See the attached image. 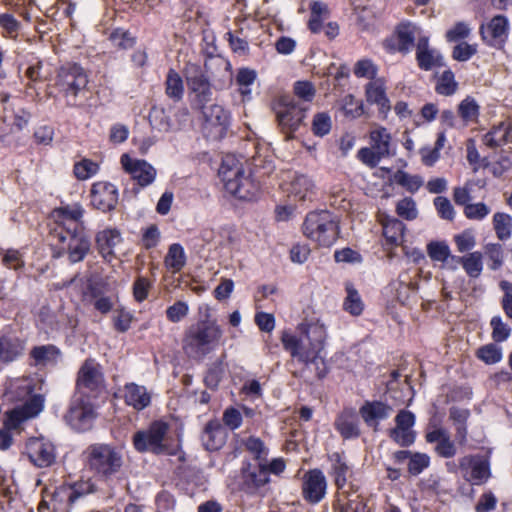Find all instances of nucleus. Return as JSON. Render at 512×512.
I'll list each match as a JSON object with an SVG mask.
<instances>
[{"mask_svg": "<svg viewBox=\"0 0 512 512\" xmlns=\"http://www.w3.org/2000/svg\"><path fill=\"white\" fill-rule=\"evenodd\" d=\"M243 446L258 463H267L269 450L259 437L249 436L247 439L243 440Z\"/></svg>", "mask_w": 512, "mask_h": 512, "instance_id": "43", "label": "nucleus"}, {"mask_svg": "<svg viewBox=\"0 0 512 512\" xmlns=\"http://www.w3.org/2000/svg\"><path fill=\"white\" fill-rule=\"evenodd\" d=\"M462 477L471 485H483L491 477L490 461L481 454L466 455L459 459Z\"/></svg>", "mask_w": 512, "mask_h": 512, "instance_id": "14", "label": "nucleus"}, {"mask_svg": "<svg viewBox=\"0 0 512 512\" xmlns=\"http://www.w3.org/2000/svg\"><path fill=\"white\" fill-rule=\"evenodd\" d=\"M44 407L42 395H33L22 405L6 412L4 427L0 429V450H7L13 443L11 430L18 429L22 423L37 416Z\"/></svg>", "mask_w": 512, "mask_h": 512, "instance_id": "6", "label": "nucleus"}, {"mask_svg": "<svg viewBox=\"0 0 512 512\" xmlns=\"http://www.w3.org/2000/svg\"><path fill=\"white\" fill-rule=\"evenodd\" d=\"M164 264L172 273H178L183 269L186 264V255L180 244L174 243L169 246Z\"/></svg>", "mask_w": 512, "mask_h": 512, "instance_id": "39", "label": "nucleus"}, {"mask_svg": "<svg viewBox=\"0 0 512 512\" xmlns=\"http://www.w3.org/2000/svg\"><path fill=\"white\" fill-rule=\"evenodd\" d=\"M477 357L486 364H495L502 359V349L496 344L490 343L477 350Z\"/></svg>", "mask_w": 512, "mask_h": 512, "instance_id": "55", "label": "nucleus"}, {"mask_svg": "<svg viewBox=\"0 0 512 512\" xmlns=\"http://www.w3.org/2000/svg\"><path fill=\"white\" fill-rule=\"evenodd\" d=\"M493 225L495 232L497 234V237L500 240H506L511 235V217L508 214L505 213H496L493 217Z\"/></svg>", "mask_w": 512, "mask_h": 512, "instance_id": "52", "label": "nucleus"}, {"mask_svg": "<svg viewBox=\"0 0 512 512\" xmlns=\"http://www.w3.org/2000/svg\"><path fill=\"white\" fill-rule=\"evenodd\" d=\"M96 242L102 254H111L112 249L120 242V233L117 230H104L97 234Z\"/></svg>", "mask_w": 512, "mask_h": 512, "instance_id": "44", "label": "nucleus"}, {"mask_svg": "<svg viewBox=\"0 0 512 512\" xmlns=\"http://www.w3.org/2000/svg\"><path fill=\"white\" fill-rule=\"evenodd\" d=\"M430 464V457L425 453H413L408 462V471L410 474L419 475Z\"/></svg>", "mask_w": 512, "mask_h": 512, "instance_id": "62", "label": "nucleus"}, {"mask_svg": "<svg viewBox=\"0 0 512 512\" xmlns=\"http://www.w3.org/2000/svg\"><path fill=\"white\" fill-rule=\"evenodd\" d=\"M353 72L358 78L374 79L377 76L378 68L370 59H361L354 65Z\"/></svg>", "mask_w": 512, "mask_h": 512, "instance_id": "58", "label": "nucleus"}, {"mask_svg": "<svg viewBox=\"0 0 512 512\" xmlns=\"http://www.w3.org/2000/svg\"><path fill=\"white\" fill-rule=\"evenodd\" d=\"M273 110L281 132L290 140L303 124L309 106L297 103L290 95H281L275 101Z\"/></svg>", "mask_w": 512, "mask_h": 512, "instance_id": "7", "label": "nucleus"}, {"mask_svg": "<svg viewBox=\"0 0 512 512\" xmlns=\"http://www.w3.org/2000/svg\"><path fill=\"white\" fill-rule=\"evenodd\" d=\"M347 296L343 302V309L353 316H359L364 309L360 294L352 283H346Z\"/></svg>", "mask_w": 512, "mask_h": 512, "instance_id": "42", "label": "nucleus"}, {"mask_svg": "<svg viewBox=\"0 0 512 512\" xmlns=\"http://www.w3.org/2000/svg\"><path fill=\"white\" fill-rule=\"evenodd\" d=\"M61 244L59 249L62 253L67 254L68 260L71 263H78L84 260L90 251L91 243L89 237L86 235L85 230L67 231L52 233Z\"/></svg>", "mask_w": 512, "mask_h": 512, "instance_id": "12", "label": "nucleus"}, {"mask_svg": "<svg viewBox=\"0 0 512 512\" xmlns=\"http://www.w3.org/2000/svg\"><path fill=\"white\" fill-rule=\"evenodd\" d=\"M60 357V349L53 344L35 346L30 351V358L33 360L34 366H54Z\"/></svg>", "mask_w": 512, "mask_h": 512, "instance_id": "27", "label": "nucleus"}, {"mask_svg": "<svg viewBox=\"0 0 512 512\" xmlns=\"http://www.w3.org/2000/svg\"><path fill=\"white\" fill-rule=\"evenodd\" d=\"M84 212L85 210L79 203L54 209L53 217L55 218L56 227L52 233L84 230L82 221Z\"/></svg>", "mask_w": 512, "mask_h": 512, "instance_id": "18", "label": "nucleus"}, {"mask_svg": "<svg viewBox=\"0 0 512 512\" xmlns=\"http://www.w3.org/2000/svg\"><path fill=\"white\" fill-rule=\"evenodd\" d=\"M428 256L433 261L447 263L448 266L452 268L453 263L451 262V258L454 255H451L449 246L444 242H431L427 246Z\"/></svg>", "mask_w": 512, "mask_h": 512, "instance_id": "46", "label": "nucleus"}, {"mask_svg": "<svg viewBox=\"0 0 512 512\" xmlns=\"http://www.w3.org/2000/svg\"><path fill=\"white\" fill-rule=\"evenodd\" d=\"M95 491V485L91 483L90 481H81L74 483L69 489H68V503L70 505L74 504L79 498L93 493Z\"/></svg>", "mask_w": 512, "mask_h": 512, "instance_id": "54", "label": "nucleus"}, {"mask_svg": "<svg viewBox=\"0 0 512 512\" xmlns=\"http://www.w3.org/2000/svg\"><path fill=\"white\" fill-rule=\"evenodd\" d=\"M151 126L160 132H170L180 129V125L173 122L167 111L162 107H152L148 116Z\"/></svg>", "mask_w": 512, "mask_h": 512, "instance_id": "36", "label": "nucleus"}, {"mask_svg": "<svg viewBox=\"0 0 512 512\" xmlns=\"http://www.w3.org/2000/svg\"><path fill=\"white\" fill-rule=\"evenodd\" d=\"M334 427L345 440L360 436V421L353 408L343 409L335 418Z\"/></svg>", "mask_w": 512, "mask_h": 512, "instance_id": "23", "label": "nucleus"}, {"mask_svg": "<svg viewBox=\"0 0 512 512\" xmlns=\"http://www.w3.org/2000/svg\"><path fill=\"white\" fill-rule=\"evenodd\" d=\"M329 459L331 461L330 475L333 477L338 492H342L348 477L352 474L351 467L337 452L330 455Z\"/></svg>", "mask_w": 512, "mask_h": 512, "instance_id": "31", "label": "nucleus"}, {"mask_svg": "<svg viewBox=\"0 0 512 512\" xmlns=\"http://www.w3.org/2000/svg\"><path fill=\"white\" fill-rule=\"evenodd\" d=\"M218 174L226 191L236 198L250 201L257 196L259 185L251 178L250 173H245L242 164L234 156L227 155L223 158Z\"/></svg>", "mask_w": 512, "mask_h": 512, "instance_id": "2", "label": "nucleus"}, {"mask_svg": "<svg viewBox=\"0 0 512 512\" xmlns=\"http://www.w3.org/2000/svg\"><path fill=\"white\" fill-rule=\"evenodd\" d=\"M370 146L373 147L378 154L383 155L385 158L392 155V136L387 128L383 126H374L370 133Z\"/></svg>", "mask_w": 512, "mask_h": 512, "instance_id": "30", "label": "nucleus"}, {"mask_svg": "<svg viewBox=\"0 0 512 512\" xmlns=\"http://www.w3.org/2000/svg\"><path fill=\"white\" fill-rule=\"evenodd\" d=\"M88 296L93 299V305L100 313L107 314L112 310L113 303L111 298L101 295L100 290L95 285H88Z\"/></svg>", "mask_w": 512, "mask_h": 512, "instance_id": "50", "label": "nucleus"}, {"mask_svg": "<svg viewBox=\"0 0 512 512\" xmlns=\"http://www.w3.org/2000/svg\"><path fill=\"white\" fill-rule=\"evenodd\" d=\"M457 82L452 71H444L436 85V92L440 95L450 96L457 90Z\"/></svg>", "mask_w": 512, "mask_h": 512, "instance_id": "56", "label": "nucleus"}, {"mask_svg": "<svg viewBox=\"0 0 512 512\" xmlns=\"http://www.w3.org/2000/svg\"><path fill=\"white\" fill-rule=\"evenodd\" d=\"M303 233L320 246L330 247L339 234L336 216L326 210L308 213L303 223Z\"/></svg>", "mask_w": 512, "mask_h": 512, "instance_id": "5", "label": "nucleus"}, {"mask_svg": "<svg viewBox=\"0 0 512 512\" xmlns=\"http://www.w3.org/2000/svg\"><path fill=\"white\" fill-rule=\"evenodd\" d=\"M451 262L453 263V269H455L458 264H461L467 275L471 278H478L483 270L482 254L479 251L468 253L462 257L453 256Z\"/></svg>", "mask_w": 512, "mask_h": 512, "instance_id": "32", "label": "nucleus"}, {"mask_svg": "<svg viewBox=\"0 0 512 512\" xmlns=\"http://www.w3.org/2000/svg\"><path fill=\"white\" fill-rule=\"evenodd\" d=\"M22 454L27 456L28 460L38 468L49 467L56 460L55 446L44 437L29 438Z\"/></svg>", "mask_w": 512, "mask_h": 512, "instance_id": "15", "label": "nucleus"}, {"mask_svg": "<svg viewBox=\"0 0 512 512\" xmlns=\"http://www.w3.org/2000/svg\"><path fill=\"white\" fill-rule=\"evenodd\" d=\"M189 313V306L184 301H176L166 309V317L172 323H178Z\"/></svg>", "mask_w": 512, "mask_h": 512, "instance_id": "61", "label": "nucleus"}, {"mask_svg": "<svg viewBox=\"0 0 512 512\" xmlns=\"http://www.w3.org/2000/svg\"><path fill=\"white\" fill-rule=\"evenodd\" d=\"M91 205L101 211H113L119 200V193L117 187L105 181L95 182L90 190Z\"/></svg>", "mask_w": 512, "mask_h": 512, "instance_id": "19", "label": "nucleus"}, {"mask_svg": "<svg viewBox=\"0 0 512 512\" xmlns=\"http://www.w3.org/2000/svg\"><path fill=\"white\" fill-rule=\"evenodd\" d=\"M87 84V74L78 64H66L58 70L56 86L69 106H76L77 98L86 89Z\"/></svg>", "mask_w": 512, "mask_h": 512, "instance_id": "8", "label": "nucleus"}, {"mask_svg": "<svg viewBox=\"0 0 512 512\" xmlns=\"http://www.w3.org/2000/svg\"><path fill=\"white\" fill-rule=\"evenodd\" d=\"M124 392L126 404L132 406L136 410H143L151 402V397L144 386L129 383L125 385Z\"/></svg>", "mask_w": 512, "mask_h": 512, "instance_id": "33", "label": "nucleus"}, {"mask_svg": "<svg viewBox=\"0 0 512 512\" xmlns=\"http://www.w3.org/2000/svg\"><path fill=\"white\" fill-rule=\"evenodd\" d=\"M92 401L91 399L73 396L65 419L74 430L84 432L92 427L96 418L95 405Z\"/></svg>", "mask_w": 512, "mask_h": 512, "instance_id": "13", "label": "nucleus"}, {"mask_svg": "<svg viewBox=\"0 0 512 512\" xmlns=\"http://www.w3.org/2000/svg\"><path fill=\"white\" fill-rule=\"evenodd\" d=\"M508 135V127L504 123H501L484 135L483 142L490 148H497L507 142Z\"/></svg>", "mask_w": 512, "mask_h": 512, "instance_id": "45", "label": "nucleus"}, {"mask_svg": "<svg viewBox=\"0 0 512 512\" xmlns=\"http://www.w3.org/2000/svg\"><path fill=\"white\" fill-rule=\"evenodd\" d=\"M389 437L401 447L411 446L416 439L413 428L395 426L388 432Z\"/></svg>", "mask_w": 512, "mask_h": 512, "instance_id": "49", "label": "nucleus"}, {"mask_svg": "<svg viewBox=\"0 0 512 512\" xmlns=\"http://www.w3.org/2000/svg\"><path fill=\"white\" fill-rule=\"evenodd\" d=\"M186 80L190 90L194 93L196 108L208 104L212 100L213 92L208 77L201 67L190 64L186 67Z\"/></svg>", "mask_w": 512, "mask_h": 512, "instance_id": "16", "label": "nucleus"}, {"mask_svg": "<svg viewBox=\"0 0 512 512\" xmlns=\"http://www.w3.org/2000/svg\"><path fill=\"white\" fill-rule=\"evenodd\" d=\"M227 437L228 433L225 427L214 419L205 425L201 434V441L206 450L217 451L225 445Z\"/></svg>", "mask_w": 512, "mask_h": 512, "instance_id": "24", "label": "nucleus"}, {"mask_svg": "<svg viewBox=\"0 0 512 512\" xmlns=\"http://www.w3.org/2000/svg\"><path fill=\"white\" fill-rule=\"evenodd\" d=\"M24 347L16 339L0 337V362L9 363L16 360L22 353Z\"/></svg>", "mask_w": 512, "mask_h": 512, "instance_id": "40", "label": "nucleus"}, {"mask_svg": "<svg viewBox=\"0 0 512 512\" xmlns=\"http://www.w3.org/2000/svg\"><path fill=\"white\" fill-rule=\"evenodd\" d=\"M416 60L420 69L429 71L436 66H442V55L429 45V38L422 36L418 38L416 45Z\"/></svg>", "mask_w": 512, "mask_h": 512, "instance_id": "25", "label": "nucleus"}, {"mask_svg": "<svg viewBox=\"0 0 512 512\" xmlns=\"http://www.w3.org/2000/svg\"><path fill=\"white\" fill-rule=\"evenodd\" d=\"M98 170L99 165L96 162L86 158L76 162L73 167V173L75 177L81 181L91 178L97 174Z\"/></svg>", "mask_w": 512, "mask_h": 512, "instance_id": "51", "label": "nucleus"}, {"mask_svg": "<svg viewBox=\"0 0 512 512\" xmlns=\"http://www.w3.org/2000/svg\"><path fill=\"white\" fill-rule=\"evenodd\" d=\"M84 456L87 468L104 480L119 473L123 466L121 450L111 444H91L85 449Z\"/></svg>", "mask_w": 512, "mask_h": 512, "instance_id": "3", "label": "nucleus"}, {"mask_svg": "<svg viewBox=\"0 0 512 512\" xmlns=\"http://www.w3.org/2000/svg\"><path fill=\"white\" fill-rule=\"evenodd\" d=\"M492 338L495 342L505 341L511 334V328L502 321L500 316L491 319Z\"/></svg>", "mask_w": 512, "mask_h": 512, "instance_id": "60", "label": "nucleus"}, {"mask_svg": "<svg viewBox=\"0 0 512 512\" xmlns=\"http://www.w3.org/2000/svg\"><path fill=\"white\" fill-rule=\"evenodd\" d=\"M458 114L465 122L474 121L479 115V106L473 98L467 97L459 104Z\"/></svg>", "mask_w": 512, "mask_h": 512, "instance_id": "57", "label": "nucleus"}, {"mask_svg": "<svg viewBox=\"0 0 512 512\" xmlns=\"http://www.w3.org/2000/svg\"><path fill=\"white\" fill-rule=\"evenodd\" d=\"M418 34L419 27L416 24L410 21H403L399 23L395 28L398 52L403 54L408 53L413 47Z\"/></svg>", "mask_w": 512, "mask_h": 512, "instance_id": "26", "label": "nucleus"}, {"mask_svg": "<svg viewBox=\"0 0 512 512\" xmlns=\"http://www.w3.org/2000/svg\"><path fill=\"white\" fill-rule=\"evenodd\" d=\"M396 212L406 220H414L418 215L416 202L411 197H405L397 203Z\"/></svg>", "mask_w": 512, "mask_h": 512, "instance_id": "59", "label": "nucleus"}, {"mask_svg": "<svg viewBox=\"0 0 512 512\" xmlns=\"http://www.w3.org/2000/svg\"><path fill=\"white\" fill-rule=\"evenodd\" d=\"M334 508L336 512H369L360 495L346 491L338 492Z\"/></svg>", "mask_w": 512, "mask_h": 512, "instance_id": "29", "label": "nucleus"}, {"mask_svg": "<svg viewBox=\"0 0 512 512\" xmlns=\"http://www.w3.org/2000/svg\"><path fill=\"white\" fill-rule=\"evenodd\" d=\"M484 250L488 259L492 261L490 269L498 270L504 259L502 246L498 243H489L484 247Z\"/></svg>", "mask_w": 512, "mask_h": 512, "instance_id": "63", "label": "nucleus"}, {"mask_svg": "<svg viewBox=\"0 0 512 512\" xmlns=\"http://www.w3.org/2000/svg\"><path fill=\"white\" fill-rule=\"evenodd\" d=\"M331 117L326 112L316 113L312 120L311 130L315 136L323 137L331 131Z\"/></svg>", "mask_w": 512, "mask_h": 512, "instance_id": "53", "label": "nucleus"}, {"mask_svg": "<svg viewBox=\"0 0 512 512\" xmlns=\"http://www.w3.org/2000/svg\"><path fill=\"white\" fill-rule=\"evenodd\" d=\"M509 22L503 15L494 16L486 25L480 26L482 40L489 46L503 45L508 37Z\"/></svg>", "mask_w": 512, "mask_h": 512, "instance_id": "21", "label": "nucleus"}, {"mask_svg": "<svg viewBox=\"0 0 512 512\" xmlns=\"http://www.w3.org/2000/svg\"><path fill=\"white\" fill-rule=\"evenodd\" d=\"M300 337L283 332L281 341L293 358L304 364L315 363L320 358L326 339V329L319 322L299 324Z\"/></svg>", "mask_w": 512, "mask_h": 512, "instance_id": "1", "label": "nucleus"}, {"mask_svg": "<svg viewBox=\"0 0 512 512\" xmlns=\"http://www.w3.org/2000/svg\"><path fill=\"white\" fill-rule=\"evenodd\" d=\"M156 512H174L176 501L172 494L167 491H161L155 499Z\"/></svg>", "mask_w": 512, "mask_h": 512, "instance_id": "64", "label": "nucleus"}, {"mask_svg": "<svg viewBox=\"0 0 512 512\" xmlns=\"http://www.w3.org/2000/svg\"><path fill=\"white\" fill-rule=\"evenodd\" d=\"M383 235L386 244L396 247L404 241L405 224L397 218L386 217L382 221Z\"/></svg>", "mask_w": 512, "mask_h": 512, "instance_id": "34", "label": "nucleus"}, {"mask_svg": "<svg viewBox=\"0 0 512 512\" xmlns=\"http://www.w3.org/2000/svg\"><path fill=\"white\" fill-rule=\"evenodd\" d=\"M169 426L163 421H154L146 430H140L133 436V444L139 452L154 454H174L166 444Z\"/></svg>", "mask_w": 512, "mask_h": 512, "instance_id": "9", "label": "nucleus"}, {"mask_svg": "<svg viewBox=\"0 0 512 512\" xmlns=\"http://www.w3.org/2000/svg\"><path fill=\"white\" fill-rule=\"evenodd\" d=\"M104 390V376L100 365L93 359H86L76 379L75 396L94 400Z\"/></svg>", "mask_w": 512, "mask_h": 512, "instance_id": "10", "label": "nucleus"}, {"mask_svg": "<svg viewBox=\"0 0 512 512\" xmlns=\"http://www.w3.org/2000/svg\"><path fill=\"white\" fill-rule=\"evenodd\" d=\"M222 337L223 330L216 321H200L186 331L183 348L189 355L204 357L220 344Z\"/></svg>", "mask_w": 512, "mask_h": 512, "instance_id": "4", "label": "nucleus"}, {"mask_svg": "<svg viewBox=\"0 0 512 512\" xmlns=\"http://www.w3.org/2000/svg\"><path fill=\"white\" fill-rule=\"evenodd\" d=\"M293 92L297 103L302 105H308L313 101L316 95V89L314 85L309 81H297L294 83Z\"/></svg>", "mask_w": 512, "mask_h": 512, "instance_id": "48", "label": "nucleus"}, {"mask_svg": "<svg viewBox=\"0 0 512 512\" xmlns=\"http://www.w3.org/2000/svg\"><path fill=\"white\" fill-rule=\"evenodd\" d=\"M470 416L468 409L451 407L449 410V417L453 421L456 430V438L460 444L466 442L467 439V420Z\"/></svg>", "mask_w": 512, "mask_h": 512, "instance_id": "38", "label": "nucleus"}, {"mask_svg": "<svg viewBox=\"0 0 512 512\" xmlns=\"http://www.w3.org/2000/svg\"><path fill=\"white\" fill-rule=\"evenodd\" d=\"M315 185L306 175H295L290 183V193L300 201L310 199L314 194Z\"/></svg>", "mask_w": 512, "mask_h": 512, "instance_id": "37", "label": "nucleus"}, {"mask_svg": "<svg viewBox=\"0 0 512 512\" xmlns=\"http://www.w3.org/2000/svg\"><path fill=\"white\" fill-rule=\"evenodd\" d=\"M165 93L166 95L178 102L183 98L184 84L181 76L174 69H170L166 76L165 81Z\"/></svg>", "mask_w": 512, "mask_h": 512, "instance_id": "41", "label": "nucleus"}, {"mask_svg": "<svg viewBox=\"0 0 512 512\" xmlns=\"http://www.w3.org/2000/svg\"><path fill=\"white\" fill-rule=\"evenodd\" d=\"M242 485L245 491L254 494L267 485L270 481L267 473V463H258L253 466L246 463L241 470Z\"/></svg>", "mask_w": 512, "mask_h": 512, "instance_id": "22", "label": "nucleus"}, {"mask_svg": "<svg viewBox=\"0 0 512 512\" xmlns=\"http://www.w3.org/2000/svg\"><path fill=\"white\" fill-rule=\"evenodd\" d=\"M366 99L371 104H376L380 112L385 113L390 110V101L386 96L384 85L380 81H372L366 85Z\"/></svg>", "mask_w": 512, "mask_h": 512, "instance_id": "35", "label": "nucleus"}, {"mask_svg": "<svg viewBox=\"0 0 512 512\" xmlns=\"http://www.w3.org/2000/svg\"><path fill=\"white\" fill-rule=\"evenodd\" d=\"M124 170L141 187L150 185L156 177V169L147 161L131 158L127 154L121 156Z\"/></svg>", "mask_w": 512, "mask_h": 512, "instance_id": "20", "label": "nucleus"}, {"mask_svg": "<svg viewBox=\"0 0 512 512\" xmlns=\"http://www.w3.org/2000/svg\"><path fill=\"white\" fill-rule=\"evenodd\" d=\"M198 109L201 110L203 118L201 125L203 135L211 141L224 138L230 125L229 112L218 104H205Z\"/></svg>", "mask_w": 512, "mask_h": 512, "instance_id": "11", "label": "nucleus"}, {"mask_svg": "<svg viewBox=\"0 0 512 512\" xmlns=\"http://www.w3.org/2000/svg\"><path fill=\"white\" fill-rule=\"evenodd\" d=\"M391 411V407L380 402H365L360 408L359 413L368 426H377V421L386 419Z\"/></svg>", "mask_w": 512, "mask_h": 512, "instance_id": "28", "label": "nucleus"}, {"mask_svg": "<svg viewBox=\"0 0 512 512\" xmlns=\"http://www.w3.org/2000/svg\"><path fill=\"white\" fill-rule=\"evenodd\" d=\"M327 479L320 469H311L305 472L302 478L303 499L312 505L320 503L327 494Z\"/></svg>", "mask_w": 512, "mask_h": 512, "instance_id": "17", "label": "nucleus"}, {"mask_svg": "<svg viewBox=\"0 0 512 512\" xmlns=\"http://www.w3.org/2000/svg\"><path fill=\"white\" fill-rule=\"evenodd\" d=\"M393 181L411 193H415L423 185V179L420 176L410 175L403 170H397L394 173Z\"/></svg>", "mask_w": 512, "mask_h": 512, "instance_id": "47", "label": "nucleus"}]
</instances>
